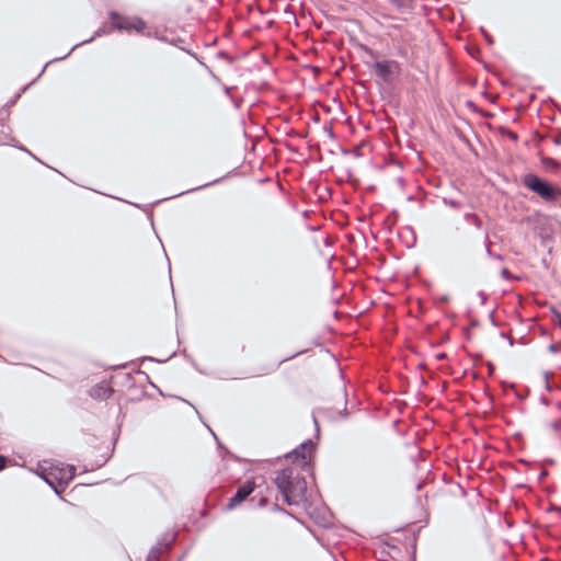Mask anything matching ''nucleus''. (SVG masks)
I'll return each mask as SVG.
<instances>
[{
  "mask_svg": "<svg viewBox=\"0 0 561 561\" xmlns=\"http://www.w3.org/2000/svg\"><path fill=\"white\" fill-rule=\"evenodd\" d=\"M465 220L473 225L477 229L482 228V220L474 213H466L463 216Z\"/></svg>",
  "mask_w": 561,
  "mask_h": 561,
  "instance_id": "nucleus-9",
  "label": "nucleus"
},
{
  "mask_svg": "<svg viewBox=\"0 0 561 561\" xmlns=\"http://www.w3.org/2000/svg\"><path fill=\"white\" fill-rule=\"evenodd\" d=\"M467 105H468L469 107L474 106L473 102H471V101H468V102H467Z\"/></svg>",
  "mask_w": 561,
  "mask_h": 561,
  "instance_id": "nucleus-28",
  "label": "nucleus"
},
{
  "mask_svg": "<svg viewBox=\"0 0 561 561\" xmlns=\"http://www.w3.org/2000/svg\"><path fill=\"white\" fill-rule=\"evenodd\" d=\"M75 474H76V468L73 466H69L68 469L61 473L59 480H62L66 483H68L70 480H72L75 478Z\"/></svg>",
  "mask_w": 561,
  "mask_h": 561,
  "instance_id": "nucleus-11",
  "label": "nucleus"
},
{
  "mask_svg": "<svg viewBox=\"0 0 561 561\" xmlns=\"http://www.w3.org/2000/svg\"><path fill=\"white\" fill-rule=\"evenodd\" d=\"M170 543H157L148 553L146 561H159L160 557L168 551Z\"/></svg>",
  "mask_w": 561,
  "mask_h": 561,
  "instance_id": "nucleus-7",
  "label": "nucleus"
},
{
  "mask_svg": "<svg viewBox=\"0 0 561 561\" xmlns=\"http://www.w3.org/2000/svg\"><path fill=\"white\" fill-rule=\"evenodd\" d=\"M267 504V499L262 496L260 500H259V506L263 507Z\"/></svg>",
  "mask_w": 561,
  "mask_h": 561,
  "instance_id": "nucleus-23",
  "label": "nucleus"
},
{
  "mask_svg": "<svg viewBox=\"0 0 561 561\" xmlns=\"http://www.w3.org/2000/svg\"><path fill=\"white\" fill-rule=\"evenodd\" d=\"M374 73L383 83H391L401 73L400 64L393 59L376 60L373 65Z\"/></svg>",
  "mask_w": 561,
  "mask_h": 561,
  "instance_id": "nucleus-4",
  "label": "nucleus"
},
{
  "mask_svg": "<svg viewBox=\"0 0 561 561\" xmlns=\"http://www.w3.org/2000/svg\"><path fill=\"white\" fill-rule=\"evenodd\" d=\"M558 408H561V401L557 403Z\"/></svg>",
  "mask_w": 561,
  "mask_h": 561,
  "instance_id": "nucleus-33",
  "label": "nucleus"
},
{
  "mask_svg": "<svg viewBox=\"0 0 561 561\" xmlns=\"http://www.w3.org/2000/svg\"><path fill=\"white\" fill-rule=\"evenodd\" d=\"M443 203L446 206H449V207L455 208V209H460L461 206H462V204L459 201H456V199H453V198H448V197H443Z\"/></svg>",
  "mask_w": 561,
  "mask_h": 561,
  "instance_id": "nucleus-13",
  "label": "nucleus"
},
{
  "mask_svg": "<svg viewBox=\"0 0 561 561\" xmlns=\"http://www.w3.org/2000/svg\"><path fill=\"white\" fill-rule=\"evenodd\" d=\"M546 389H547V390H551V387H550V385H549L548 380L546 381Z\"/></svg>",
  "mask_w": 561,
  "mask_h": 561,
  "instance_id": "nucleus-29",
  "label": "nucleus"
},
{
  "mask_svg": "<svg viewBox=\"0 0 561 561\" xmlns=\"http://www.w3.org/2000/svg\"><path fill=\"white\" fill-rule=\"evenodd\" d=\"M553 142H554L556 145H560V144H561V135H560V136L554 137Z\"/></svg>",
  "mask_w": 561,
  "mask_h": 561,
  "instance_id": "nucleus-25",
  "label": "nucleus"
},
{
  "mask_svg": "<svg viewBox=\"0 0 561 561\" xmlns=\"http://www.w3.org/2000/svg\"><path fill=\"white\" fill-rule=\"evenodd\" d=\"M43 479L45 480V482H46L47 484H49V485L54 489V491H55L56 493H59V491L57 490V488H56V486H55V484H54V480L50 478V474H45V476H43Z\"/></svg>",
  "mask_w": 561,
  "mask_h": 561,
  "instance_id": "nucleus-15",
  "label": "nucleus"
},
{
  "mask_svg": "<svg viewBox=\"0 0 561 561\" xmlns=\"http://www.w3.org/2000/svg\"><path fill=\"white\" fill-rule=\"evenodd\" d=\"M436 357H437L438 359H442V358H444V357H445V354H444V353L438 354Z\"/></svg>",
  "mask_w": 561,
  "mask_h": 561,
  "instance_id": "nucleus-26",
  "label": "nucleus"
},
{
  "mask_svg": "<svg viewBox=\"0 0 561 561\" xmlns=\"http://www.w3.org/2000/svg\"><path fill=\"white\" fill-rule=\"evenodd\" d=\"M7 465V458L0 455V470L4 469Z\"/></svg>",
  "mask_w": 561,
  "mask_h": 561,
  "instance_id": "nucleus-21",
  "label": "nucleus"
},
{
  "mask_svg": "<svg viewBox=\"0 0 561 561\" xmlns=\"http://www.w3.org/2000/svg\"><path fill=\"white\" fill-rule=\"evenodd\" d=\"M18 98H19V95H16L15 99L11 100L10 105H13Z\"/></svg>",
  "mask_w": 561,
  "mask_h": 561,
  "instance_id": "nucleus-27",
  "label": "nucleus"
},
{
  "mask_svg": "<svg viewBox=\"0 0 561 561\" xmlns=\"http://www.w3.org/2000/svg\"><path fill=\"white\" fill-rule=\"evenodd\" d=\"M479 296H480V299L482 300V302L484 304V302H485V300H486V298H488V297H486V295H485V293H483V291H479Z\"/></svg>",
  "mask_w": 561,
  "mask_h": 561,
  "instance_id": "nucleus-24",
  "label": "nucleus"
},
{
  "mask_svg": "<svg viewBox=\"0 0 561 561\" xmlns=\"http://www.w3.org/2000/svg\"><path fill=\"white\" fill-rule=\"evenodd\" d=\"M541 163L546 169L549 170H558L561 167V164L557 160L547 157L541 159Z\"/></svg>",
  "mask_w": 561,
  "mask_h": 561,
  "instance_id": "nucleus-10",
  "label": "nucleus"
},
{
  "mask_svg": "<svg viewBox=\"0 0 561 561\" xmlns=\"http://www.w3.org/2000/svg\"><path fill=\"white\" fill-rule=\"evenodd\" d=\"M490 245H491V241L489 239V234L486 233L485 234V252H486L488 256L493 257L495 260L503 261L504 257L501 254L493 253L490 249Z\"/></svg>",
  "mask_w": 561,
  "mask_h": 561,
  "instance_id": "nucleus-12",
  "label": "nucleus"
},
{
  "mask_svg": "<svg viewBox=\"0 0 561 561\" xmlns=\"http://www.w3.org/2000/svg\"><path fill=\"white\" fill-rule=\"evenodd\" d=\"M501 276L506 279V280H511L513 279V275L511 274V272L507 270V268H503L501 271Z\"/></svg>",
  "mask_w": 561,
  "mask_h": 561,
  "instance_id": "nucleus-17",
  "label": "nucleus"
},
{
  "mask_svg": "<svg viewBox=\"0 0 561 561\" xmlns=\"http://www.w3.org/2000/svg\"><path fill=\"white\" fill-rule=\"evenodd\" d=\"M510 344H511V345H513V344H514L513 339H510Z\"/></svg>",
  "mask_w": 561,
  "mask_h": 561,
  "instance_id": "nucleus-32",
  "label": "nucleus"
},
{
  "mask_svg": "<svg viewBox=\"0 0 561 561\" xmlns=\"http://www.w3.org/2000/svg\"><path fill=\"white\" fill-rule=\"evenodd\" d=\"M364 50L365 53L371 58V59H376L377 56H376V53L371 49V48H368V47H364Z\"/></svg>",
  "mask_w": 561,
  "mask_h": 561,
  "instance_id": "nucleus-20",
  "label": "nucleus"
},
{
  "mask_svg": "<svg viewBox=\"0 0 561 561\" xmlns=\"http://www.w3.org/2000/svg\"><path fill=\"white\" fill-rule=\"evenodd\" d=\"M548 426L553 431V432H559L561 430V419H557L552 422H550L548 424Z\"/></svg>",
  "mask_w": 561,
  "mask_h": 561,
  "instance_id": "nucleus-14",
  "label": "nucleus"
},
{
  "mask_svg": "<svg viewBox=\"0 0 561 561\" xmlns=\"http://www.w3.org/2000/svg\"><path fill=\"white\" fill-rule=\"evenodd\" d=\"M113 390L105 386H95L91 389L90 396L95 399H107L112 396Z\"/></svg>",
  "mask_w": 561,
  "mask_h": 561,
  "instance_id": "nucleus-8",
  "label": "nucleus"
},
{
  "mask_svg": "<svg viewBox=\"0 0 561 561\" xmlns=\"http://www.w3.org/2000/svg\"><path fill=\"white\" fill-rule=\"evenodd\" d=\"M105 33H106V31L104 28H99L90 39L84 41L83 43H89V42L93 41L95 37H99Z\"/></svg>",
  "mask_w": 561,
  "mask_h": 561,
  "instance_id": "nucleus-19",
  "label": "nucleus"
},
{
  "mask_svg": "<svg viewBox=\"0 0 561 561\" xmlns=\"http://www.w3.org/2000/svg\"><path fill=\"white\" fill-rule=\"evenodd\" d=\"M112 27L117 31L133 32L142 34L147 28V23L139 16H124L116 11L110 12Z\"/></svg>",
  "mask_w": 561,
  "mask_h": 561,
  "instance_id": "nucleus-2",
  "label": "nucleus"
},
{
  "mask_svg": "<svg viewBox=\"0 0 561 561\" xmlns=\"http://www.w3.org/2000/svg\"><path fill=\"white\" fill-rule=\"evenodd\" d=\"M523 183L527 188L537 193L546 201H552L556 198V188L549 182L541 180L533 173L526 174L523 179Z\"/></svg>",
  "mask_w": 561,
  "mask_h": 561,
  "instance_id": "nucleus-3",
  "label": "nucleus"
},
{
  "mask_svg": "<svg viewBox=\"0 0 561 561\" xmlns=\"http://www.w3.org/2000/svg\"><path fill=\"white\" fill-rule=\"evenodd\" d=\"M504 133H505V135H507V137L511 140H513V141H517L518 140V135L515 131H512L510 129H505Z\"/></svg>",
  "mask_w": 561,
  "mask_h": 561,
  "instance_id": "nucleus-16",
  "label": "nucleus"
},
{
  "mask_svg": "<svg viewBox=\"0 0 561 561\" xmlns=\"http://www.w3.org/2000/svg\"><path fill=\"white\" fill-rule=\"evenodd\" d=\"M255 490L254 480H247L242 485L238 488L234 495L229 499L227 504L228 508H234L239 504H241L250 494Z\"/></svg>",
  "mask_w": 561,
  "mask_h": 561,
  "instance_id": "nucleus-6",
  "label": "nucleus"
},
{
  "mask_svg": "<svg viewBox=\"0 0 561 561\" xmlns=\"http://www.w3.org/2000/svg\"><path fill=\"white\" fill-rule=\"evenodd\" d=\"M313 443L311 439H307L301 443L297 448L286 455V458L291 459L294 462L305 467L308 466L311 458V449Z\"/></svg>",
  "mask_w": 561,
  "mask_h": 561,
  "instance_id": "nucleus-5",
  "label": "nucleus"
},
{
  "mask_svg": "<svg viewBox=\"0 0 561 561\" xmlns=\"http://www.w3.org/2000/svg\"><path fill=\"white\" fill-rule=\"evenodd\" d=\"M274 482L287 505H299L306 499L307 481L294 468L277 471Z\"/></svg>",
  "mask_w": 561,
  "mask_h": 561,
  "instance_id": "nucleus-1",
  "label": "nucleus"
},
{
  "mask_svg": "<svg viewBox=\"0 0 561 561\" xmlns=\"http://www.w3.org/2000/svg\"><path fill=\"white\" fill-rule=\"evenodd\" d=\"M289 358H290V357L283 358V359L279 362V364H282V363L286 362V360H287V359H289Z\"/></svg>",
  "mask_w": 561,
  "mask_h": 561,
  "instance_id": "nucleus-30",
  "label": "nucleus"
},
{
  "mask_svg": "<svg viewBox=\"0 0 561 561\" xmlns=\"http://www.w3.org/2000/svg\"><path fill=\"white\" fill-rule=\"evenodd\" d=\"M323 130H324V133H327V135H328L331 139H334V138H335V135H334V131H333L332 126H328V125H325V126L323 127Z\"/></svg>",
  "mask_w": 561,
  "mask_h": 561,
  "instance_id": "nucleus-18",
  "label": "nucleus"
},
{
  "mask_svg": "<svg viewBox=\"0 0 561 561\" xmlns=\"http://www.w3.org/2000/svg\"><path fill=\"white\" fill-rule=\"evenodd\" d=\"M548 348L551 353H557L559 351V346L557 344H550Z\"/></svg>",
  "mask_w": 561,
  "mask_h": 561,
  "instance_id": "nucleus-22",
  "label": "nucleus"
},
{
  "mask_svg": "<svg viewBox=\"0 0 561 561\" xmlns=\"http://www.w3.org/2000/svg\"><path fill=\"white\" fill-rule=\"evenodd\" d=\"M542 402H543L545 404H548V400H547V399H542Z\"/></svg>",
  "mask_w": 561,
  "mask_h": 561,
  "instance_id": "nucleus-31",
  "label": "nucleus"
}]
</instances>
